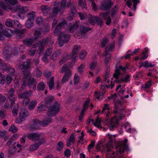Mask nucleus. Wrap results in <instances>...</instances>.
<instances>
[{
  "mask_svg": "<svg viewBox=\"0 0 158 158\" xmlns=\"http://www.w3.org/2000/svg\"><path fill=\"white\" fill-rule=\"evenodd\" d=\"M17 136H18L17 134H16L15 135H13L12 136V137L7 142L6 145L7 146H9L10 145L13 141V138H16V137H17Z\"/></svg>",
  "mask_w": 158,
  "mask_h": 158,
  "instance_id": "49530a36",
  "label": "nucleus"
},
{
  "mask_svg": "<svg viewBox=\"0 0 158 158\" xmlns=\"http://www.w3.org/2000/svg\"><path fill=\"white\" fill-rule=\"evenodd\" d=\"M108 13L107 12H101L99 14V16L102 18L103 19H105L108 17Z\"/></svg>",
  "mask_w": 158,
  "mask_h": 158,
  "instance_id": "680f3d73",
  "label": "nucleus"
},
{
  "mask_svg": "<svg viewBox=\"0 0 158 158\" xmlns=\"http://www.w3.org/2000/svg\"><path fill=\"white\" fill-rule=\"evenodd\" d=\"M119 108L115 107V110L114 111V113L115 114H117L119 113V114H121V113L123 112L125 110L124 108L120 109Z\"/></svg>",
  "mask_w": 158,
  "mask_h": 158,
  "instance_id": "5fc2aeb1",
  "label": "nucleus"
},
{
  "mask_svg": "<svg viewBox=\"0 0 158 158\" xmlns=\"http://www.w3.org/2000/svg\"><path fill=\"white\" fill-rule=\"evenodd\" d=\"M72 75V73L70 70L69 69H67V70L65 72V73L64 75L69 78L71 77Z\"/></svg>",
  "mask_w": 158,
  "mask_h": 158,
  "instance_id": "e2e57ef3",
  "label": "nucleus"
},
{
  "mask_svg": "<svg viewBox=\"0 0 158 158\" xmlns=\"http://www.w3.org/2000/svg\"><path fill=\"white\" fill-rule=\"evenodd\" d=\"M2 32L4 36L7 37H10L12 36L13 31L10 29L6 28L2 30Z\"/></svg>",
  "mask_w": 158,
  "mask_h": 158,
  "instance_id": "9b49d317",
  "label": "nucleus"
},
{
  "mask_svg": "<svg viewBox=\"0 0 158 158\" xmlns=\"http://www.w3.org/2000/svg\"><path fill=\"white\" fill-rule=\"evenodd\" d=\"M39 121L37 119L33 120V123L31 125L30 128L33 130H35L39 128L40 125Z\"/></svg>",
  "mask_w": 158,
  "mask_h": 158,
  "instance_id": "2eb2a0df",
  "label": "nucleus"
},
{
  "mask_svg": "<svg viewBox=\"0 0 158 158\" xmlns=\"http://www.w3.org/2000/svg\"><path fill=\"white\" fill-rule=\"evenodd\" d=\"M9 66V64L4 62L3 60L0 59V69L3 72H6Z\"/></svg>",
  "mask_w": 158,
  "mask_h": 158,
  "instance_id": "9d476101",
  "label": "nucleus"
},
{
  "mask_svg": "<svg viewBox=\"0 0 158 158\" xmlns=\"http://www.w3.org/2000/svg\"><path fill=\"white\" fill-rule=\"evenodd\" d=\"M20 69L23 70L24 77H28L30 75L29 71L31 70V63L30 60L28 59L26 61H24L20 64L19 65Z\"/></svg>",
  "mask_w": 158,
  "mask_h": 158,
  "instance_id": "f03ea898",
  "label": "nucleus"
},
{
  "mask_svg": "<svg viewBox=\"0 0 158 158\" xmlns=\"http://www.w3.org/2000/svg\"><path fill=\"white\" fill-rule=\"evenodd\" d=\"M58 35V40H59V45L60 47H62L63 45L64 44V43H65V42L62 38L61 35Z\"/></svg>",
  "mask_w": 158,
  "mask_h": 158,
  "instance_id": "3c124183",
  "label": "nucleus"
},
{
  "mask_svg": "<svg viewBox=\"0 0 158 158\" xmlns=\"http://www.w3.org/2000/svg\"><path fill=\"white\" fill-rule=\"evenodd\" d=\"M45 85L43 81L39 82L37 85V88L39 91L43 90L44 89Z\"/></svg>",
  "mask_w": 158,
  "mask_h": 158,
  "instance_id": "473e14b6",
  "label": "nucleus"
},
{
  "mask_svg": "<svg viewBox=\"0 0 158 158\" xmlns=\"http://www.w3.org/2000/svg\"><path fill=\"white\" fill-rule=\"evenodd\" d=\"M121 70L125 72L126 70V67H123L121 64L119 65L118 67L117 66L115 67L114 73L113 75V77L114 78H115L116 79L118 78L119 76L122 74L121 72Z\"/></svg>",
  "mask_w": 158,
  "mask_h": 158,
  "instance_id": "423d86ee",
  "label": "nucleus"
},
{
  "mask_svg": "<svg viewBox=\"0 0 158 158\" xmlns=\"http://www.w3.org/2000/svg\"><path fill=\"white\" fill-rule=\"evenodd\" d=\"M87 52L85 50H83L81 51L79 55V58L81 59H84L86 55Z\"/></svg>",
  "mask_w": 158,
  "mask_h": 158,
  "instance_id": "8fccbe9b",
  "label": "nucleus"
},
{
  "mask_svg": "<svg viewBox=\"0 0 158 158\" xmlns=\"http://www.w3.org/2000/svg\"><path fill=\"white\" fill-rule=\"evenodd\" d=\"M85 64L81 63L77 68V71L80 74H82L84 72L83 69L85 68Z\"/></svg>",
  "mask_w": 158,
  "mask_h": 158,
  "instance_id": "ea45409f",
  "label": "nucleus"
},
{
  "mask_svg": "<svg viewBox=\"0 0 158 158\" xmlns=\"http://www.w3.org/2000/svg\"><path fill=\"white\" fill-rule=\"evenodd\" d=\"M78 27V23L76 21L74 23L71 25L69 28V31L71 32H73L74 31L77 29Z\"/></svg>",
  "mask_w": 158,
  "mask_h": 158,
  "instance_id": "393cba45",
  "label": "nucleus"
},
{
  "mask_svg": "<svg viewBox=\"0 0 158 158\" xmlns=\"http://www.w3.org/2000/svg\"><path fill=\"white\" fill-rule=\"evenodd\" d=\"M108 42L107 38L106 37H104L101 41V46L102 48L104 47Z\"/></svg>",
  "mask_w": 158,
  "mask_h": 158,
  "instance_id": "37998d69",
  "label": "nucleus"
},
{
  "mask_svg": "<svg viewBox=\"0 0 158 158\" xmlns=\"http://www.w3.org/2000/svg\"><path fill=\"white\" fill-rule=\"evenodd\" d=\"M60 106L56 102L52 105L49 106L47 114L48 117H53L56 115L60 111Z\"/></svg>",
  "mask_w": 158,
  "mask_h": 158,
  "instance_id": "7ed1b4c3",
  "label": "nucleus"
},
{
  "mask_svg": "<svg viewBox=\"0 0 158 158\" xmlns=\"http://www.w3.org/2000/svg\"><path fill=\"white\" fill-rule=\"evenodd\" d=\"M52 120V119L49 117L46 118L42 121L40 123L43 126H46L51 123Z\"/></svg>",
  "mask_w": 158,
  "mask_h": 158,
  "instance_id": "dca6fc26",
  "label": "nucleus"
},
{
  "mask_svg": "<svg viewBox=\"0 0 158 158\" xmlns=\"http://www.w3.org/2000/svg\"><path fill=\"white\" fill-rule=\"evenodd\" d=\"M116 30L115 28H113L111 34V37L112 39H113L116 36Z\"/></svg>",
  "mask_w": 158,
  "mask_h": 158,
  "instance_id": "774afa93",
  "label": "nucleus"
},
{
  "mask_svg": "<svg viewBox=\"0 0 158 158\" xmlns=\"http://www.w3.org/2000/svg\"><path fill=\"white\" fill-rule=\"evenodd\" d=\"M48 85L50 90L52 89L54 86V81L53 77H52L50 78L48 83Z\"/></svg>",
  "mask_w": 158,
  "mask_h": 158,
  "instance_id": "e433bc0d",
  "label": "nucleus"
},
{
  "mask_svg": "<svg viewBox=\"0 0 158 158\" xmlns=\"http://www.w3.org/2000/svg\"><path fill=\"white\" fill-rule=\"evenodd\" d=\"M33 21L27 19L26 23L25 24V25L27 28H30L33 26Z\"/></svg>",
  "mask_w": 158,
  "mask_h": 158,
  "instance_id": "79ce46f5",
  "label": "nucleus"
},
{
  "mask_svg": "<svg viewBox=\"0 0 158 158\" xmlns=\"http://www.w3.org/2000/svg\"><path fill=\"white\" fill-rule=\"evenodd\" d=\"M23 148L22 146L19 142H14L12 146L9 148V152L11 154H13L16 152L19 153L20 152Z\"/></svg>",
  "mask_w": 158,
  "mask_h": 158,
  "instance_id": "39448f33",
  "label": "nucleus"
},
{
  "mask_svg": "<svg viewBox=\"0 0 158 158\" xmlns=\"http://www.w3.org/2000/svg\"><path fill=\"white\" fill-rule=\"evenodd\" d=\"M64 144L63 142L62 141H59L56 147V150L58 152H60L62 150Z\"/></svg>",
  "mask_w": 158,
  "mask_h": 158,
  "instance_id": "c9c22d12",
  "label": "nucleus"
},
{
  "mask_svg": "<svg viewBox=\"0 0 158 158\" xmlns=\"http://www.w3.org/2000/svg\"><path fill=\"white\" fill-rule=\"evenodd\" d=\"M50 40V39L48 37L44 38L41 41H40L39 44L45 46L49 44V43Z\"/></svg>",
  "mask_w": 158,
  "mask_h": 158,
  "instance_id": "bb28decb",
  "label": "nucleus"
},
{
  "mask_svg": "<svg viewBox=\"0 0 158 158\" xmlns=\"http://www.w3.org/2000/svg\"><path fill=\"white\" fill-rule=\"evenodd\" d=\"M155 66L154 64H152L149 63L148 60H146L144 62V67L145 68L148 67H152Z\"/></svg>",
  "mask_w": 158,
  "mask_h": 158,
  "instance_id": "bf43d9fd",
  "label": "nucleus"
},
{
  "mask_svg": "<svg viewBox=\"0 0 158 158\" xmlns=\"http://www.w3.org/2000/svg\"><path fill=\"white\" fill-rule=\"evenodd\" d=\"M27 84L29 88H31L32 85L36 84L37 82L36 81L35 78L33 77H30L27 81Z\"/></svg>",
  "mask_w": 158,
  "mask_h": 158,
  "instance_id": "ddd939ff",
  "label": "nucleus"
},
{
  "mask_svg": "<svg viewBox=\"0 0 158 158\" xmlns=\"http://www.w3.org/2000/svg\"><path fill=\"white\" fill-rule=\"evenodd\" d=\"M105 55L106 56L105 59L104 63L105 65L107 66L109 61L111 59V54H105Z\"/></svg>",
  "mask_w": 158,
  "mask_h": 158,
  "instance_id": "c03bdc74",
  "label": "nucleus"
},
{
  "mask_svg": "<svg viewBox=\"0 0 158 158\" xmlns=\"http://www.w3.org/2000/svg\"><path fill=\"white\" fill-rule=\"evenodd\" d=\"M113 3L111 0H106L101 3L100 9L102 10H106L110 9Z\"/></svg>",
  "mask_w": 158,
  "mask_h": 158,
  "instance_id": "0eeeda50",
  "label": "nucleus"
},
{
  "mask_svg": "<svg viewBox=\"0 0 158 158\" xmlns=\"http://www.w3.org/2000/svg\"><path fill=\"white\" fill-rule=\"evenodd\" d=\"M33 42V40L31 38H27L23 40V44L28 46H30Z\"/></svg>",
  "mask_w": 158,
  "mask_h": 158,
  "instance_id": "5701e85b",
  "label": "nucleus"
},
{
  "mask_svg": "<svg viewBox=\"0 0 158 158\" xmlns=\"http://www.w3.org/2000/svg\"><path fill=\"white\" fill-rule=\"evenodd\" d=\"M40 134L36 132H32L28 134L27 135V138L32 141H37L40 139Z\"/></svg>",
  "mask_w": 158,
  "mask_h": 158,
  "instance_id": "1a4fd4ad",
  "label": "nucleus"
},
{
  "mask_svg": "<svg viewBox=\"0 0 158 158\" xmlns=\"http://www.w3.org/2000/svg\"><path fill=\"white\" fill-rule=\"evenodd\" d=\"M45 138H42L40 139V140L38 141L37 143H35V144L38 148L41 144L45 143Z\"/></svg>",
  "mask_w": 158,
  "mask_h": 158,
  "instance_id": "6e6d98bb",
  "label": "nucleus"
},
{
  "mask_svg": "<svg viewBox=\"0 0 158 158\" xmlns=\"http://www.w3.org/2000/svg\"><path fill=\"white\" fill-rule=\"evenodd\" d=\"M97 16H94L90 15L88 18L89 23L92 25H94L96 23V21Z\"/></svg>",
  "mask_w": 158,
  "mask_h": 158,
  "instance_id": "b1692460",
  "label": "nucleus"
},
{
  "mask_svg": "<svg viewBox=\"0 0 158 158\" xmlns=\"http://www.w3.org/2000/svg\"><path fill=\"white\" fill-rule=\"evenodd\" d=\"M9 130L12 131L13 133H15L18 131V129L15 125L13 124L9 128Z\"/></svg>",
  "mask_w": 158,
  "mask_h": 158,
  "instance_id": "13d9d810",
  "label": "nucleus"
},
{
  "mask_svg": "<svg viewBox=\"0 0 158 158\" xmlns=\"http://www.w3.org/2000/svg\"><path fill=\"white\" fill-rule=\"evenodd\" d=\"M60 52L59 50L55 51L51 56V59L52 60H55L54 58L59 56L60 54Z\"/></svg>",
  "mask_w": 158,
  "mask_h": 158,
  "instance_id": "58836bf2",
  "label": "nucleus"
},
{
  "mask_svg": "<svg viewBox=\"0 0 158 158\" xmlns=\"http://www.w3.org/2000/svg\"><path fill=\"white\" fill-rule=\"evenodd\" d=\"M15 70L14 69L10 67L9 66L6 72L12 75H13L15 74Z\"/></svg>",
  "mask_w": 158,
  "mask_h": 158,
  "instance_id": "de8ad7c7",
  "label": "nucleus"
},
{
  "mask_svg": "<svg viewBox=\"0 0 158 158\" xmlns=\"http://www.w3.org/2000/svg\"><path fill=\"white\" fill-rule=\"evenodd\" d=\"M79 81V76L77 73H76L75 74L73 82L76 85L77 84Z\"/></svg>",
  "mask_w": 158,
  "mask_h": 158,
  "instance_id": "0e129e2a",
  "label": "nucleus"
},
{
  "mask_svg": "<svg viewBox=\"0 0 158 158\" xmlns=\"http://www.w3.org/2000/svg\"><path fill=\"white\" fill-rule=\"evenodd\" d=\"M130 76L129 75H127L124 78H121L120 79V81L125 82H129L130 81Z\"/></svg>",
  "mask_w": 158,
  "mask_h": 158,
  "instance_id": "864d4df0",
  "label": "nucleus"
},
{
  "mask_svg": "<svg viewBox=\"0 0 158 158\" xmlns=\"http://www.w3.org/2000/svg\"><path fill=\"white\" fill-rule=\"evenodd\" d=\"M103 96L104 94L102 92L95 93V97L97 99H102Z\"/></svg>",
  "mask_w": 158,
  "mask_h": 158,
  "instance_id": "603ef678",
  "label": "nucleus"
},
{
  "mask_svg": "<svg viewBox=\"0 0 158 158\" xmlns=\"http://www.w3.org/2000/svg\"><path fill=\"white\" fill-rule=\"evenodd\" d=\"M42 33V32L41 28L36 30L34 33L35 39H37Z\"/></svg>",
  "mask_w": 158,
  "mask_h": 158,
  "instance_id": "72a5a7b5",
  "label": "nucleus"
},
{
  "mask_svg": "<svg viewBox=\"0 0 158 158\" xmlns=\"http://www.w3.org/2000/svg\"><path fill=\"white\" fill-rule=\"evenodd\" d=\"M37 104V102L35 100L32 101L30 103L28 106V109L29 110H33L35 106Z\"/></svg>",
  "mask_w": 158,
  "mask_h": 158,
  "instance_id": "c756f323",
  "label": "nucleus"
},
{
  "mask_svg": "<svg viewBox=\"0 0 158 158\" xmlns=\"http://www.w3.org/2000/svg\"><path fill=\"white\" fill-rule=\"evenodd\" d=\"M27 31L26 29H23L21 30H17L16 31V33L17 34V37L21 38L24 36V33Z\"/></svg>",
  "mask_w": 158,
  "mask_h": 158,
  "instance_id": "a211bd4d",
  "label": "nucleus"
},
{
  "mask_svg": "<svg viewBox=\"0 0 158 158\" xmlns=\"http://www.w3.org/2000/svg\"><path fill=\"white\" fill-rule=\"evenodd\" d=\"M53 99V97L51 96H49L44 99V103L48 106H50Z\"/></svg>",
  "mask_w": 158,
  "mask_h": 158,
  "instance_id": "aec40b11",
  "label": "nucleus"
},
{
  "mask_svg": "<svg viewBox=\"0 0 158 158\" xmlns=\"http://www.w3.org/2000/svg\"><path fill=\"white\" fill-rule=\"evenodd\" d=\"M71 58L70 55H66V56L63 57L59 61V64L60 65L66 62L68 60Z\"/></svg>",
  "mask_w": 158,
  "mask_h": 158,
  "instance_id": "c85d7f7f",
  "label": "nucleus"
},
{
  "mask_svg": "<svg viewBox=\"0 0 158 158\" xmlns=\"http://www.w3.org/2000/svg\"><path fill=\"white\" fill-rule=\"evenodd\" d=\"M96 23H97L98 25L101 27L103 25V22L101 18L97 16Z\"/></svg>",
  "mask_w": 158,
  "mask_h": 158,
  "instance_id": "a18cd8bd",
  "label": "nucleus"
},
{
  "mask_svg": "<svg viewBox=\"0 0 158 158\" xmlns=\"http://www.w3.org/2000/svg\"><path fill=\"white\" fill-rule=\"evenodd\" d=\"M41 10L44 15H48L49 9L48 7L45 5H42L41 7Z\"/></svg>",
  "mask_w": 158,
  "mask_h": 158,
  "instance_id": "a878e982",
  "label": "nucleus"
},
{
  "mask_svg": "<svg viewBox=\"0 0 158 158\" xmlns=\"http://www.w3.org/2000/svg\"><path fill=\"white\" fill-rule=\"evenodd\" d=\"M92 29V28H89L84 26H81L80 27L79 31L81 34H84L86 33Z\"/></svg>",
  "mask_w": 158,
  "mask_h": 158,
  "instance_id": "4468645a",
  "label": "nucleus"
},
{
  "mask_svg": "<svg viewBox=\"0 0 158 158\" xmlns=\"http://www.w3.org/2000/svg\"><path fill=\"white\" fill-rule=\"evenodd\" d=\"M7 4H10L12 5H15L18 2L17 0H4Z\"/></svg>",
  "mask_w": 158,
  "mask_h": 158,
  "instance_id": "a19ab883",
  "label": "nucleus"
},
{
  "mask_svg": "<svg viewBox=\"0 0 158 158\" xmlns=\"http://www.w3.org/2000/svg\"><path fill=\"white\" fill-rule=\"evenodd\" d=\"M27 16L28 18V20L34 21L35 18V13L33 11L30 12L27 14Z\"/></svg>",
  "mask_w": 158,
  "mask_h": 158,
  "instance_id": "7c9ffc66",
  "label": "nucleus"
},
{
  "mask_svg": "<svg viewBox=\"0 0 158 158\" xmlns=\"http://www.w3.org/2000/svg\"><path fill=\"white\" fill-rule=\"evenodd\" d=\"M115 47V43L114 41L111 44H110L108 45V50L110 52H113L114 51Z\"/></svg>",
  "mask_w": 158,
  "mask_h": 158,
  "instance_id": "4c0bfd02",
  "label": "nucleus"
},
{
  "mask_svg": "<svg viewBox=\"0 0 158 158\" xmlns=\"http://www.w3.org/2000/svg\"><path fill=\"white\" fill-rule=\"evenodd\" d=\"M32 92L31 91H29L22 93L20 96L22 98H29L28 97L31 95Z\"/></svg>",
  "mask_w": 158,
  "mask_h": 158,
  "instance_id": "2f4dec72",
  "label": "nucleus"
},
{
  "mask_svg": "<svg viewBox=\"0 0 158 158\" xmlns=\"http://www.w3.org/2000/svg\"><path fill=\"white\" fill-rule=\"evenodd\" d=\"M28 111L27 109L21 110L19 114V116L15 121L16 123L20 124L25 120L26 118L28 116Z\"/></svg>",
  "mask_w": 158,
  "mask_h": 158,
  "instance_id": "20e7f679",
  "label": "nucleus"
},
{
  "mask_svg": "<svg viewBox=\"0 0 158 158\" xmlns=\"http://www.w3.org/2000/svg\"><path fill=\"white\" fill-rule=\"evenodd\" d=\"M8 98H12L14 96L15 93V90L13 88H10L8 92Z\"/></svg>",
  "mask_w": 158,
  "mask_h": 158,
  "instance_id": "09e8293b",
  "label": "nucleus"
},
{
  "mask_svg": "<svg viewBox=\"0 0 158 158\" xmlns=\"http://www.w3.org/2000/svg\"><path fill=\"white\" fill-rule=\"evenodd\" d=\"M52 48H48L45 51L44 54L47 56H49L52 52Z\"/></svg>",
  "mask_w": 158,
  "mask_h": 158,
  "instance_id": "338daca9",
  "label": "nucleus"
},
{
  "mask_svg": "<svg viewBox=\"0 0 158 158\" xmlns=\"http://www.w3.org/2000/svg\"><path fill=\"white\" fill-rule=\"evenodd\" d=\"M145 86H142V88L146 89L147 88H149L152 85L151 81H148L147 82L145 83Z\"/></svg>",
  "mask_w": 158,
  "mask_h": 158,
  "instance_id": "052dcab7",
  "label": "nucleus"
},
{
  "mask_svg": "<svg viewBox=\"0 0 158 158\" xmlns=\"http://www.w3.org/2000/svg\"><path fill=\"white\" fill-rule=\"evenodd\" d=\"M78 4L82 9L86 10L87 7L86 0H79Z\"/></svg>",
  "mask_w": 158,
  "mask_h": 158,
  "instance_id": "412c9836",
  "label": "nucleus"
},
{
  "mask_svg": "<svg viewBox=\"0 0 158 158\" xmlns=\"http://www.w3.org/2000/svg\"><path fill=\"white\" fill-rule=\"evenodd\" d=\"M5 25L7 27H13V20H12L10 19H7L6 20Z\"/></svg>",
  "mask_w": 158,
  "mask_h": 158,
  "instance_id": "f704fd0d",
  "label": "nucleus"
},
{
  "mask_svg": "<svg viewBox=\"0 0 158 158\" xmlns=\"http://www.w3.org/2000/svg\"><path fill=\"white\" fill-rule=\"evenodd\" d=\"M80 47V46L79 45L75 46L73 49L72 53L69 55L71 58L73 59V61L71 63H73V64H75L77 60V56H75V55L79 51Z\"/></svg>",
  "mask_w": 158,
  "mask_h": 158,
  "instance_id": "6e6552de",
  "label": "nucleus"
},
{
  "mask_svg": "<svg viewBox=\"0 0 158 158\" xmlns=\"http://www.w3.org/2000/svg\"><path fill=\"white\" fill-rule=\"evenodd\" d=\"M67 24L66 20H64L62 22L60 23L56 26L54 30V35L57 36L58 35H61L62 38L65 41V43H67L69 39L70 35L69 34H64L61 32V28L64 27Z\"/></svg>",
  "mask_w": 158,
  "mask_h": 158,
  "instance_id": "f257e3e1",
  "label": "nucleus"
},
{
  "mask_svg": "<svg viewBox=\"0 0 158 158\" xmlns=\"http://www.w3.org/2000/svg\"><path fill=\"white\" fill-rule=\"evenodd\" d=\"M0 16L3 15V10L2 8L4 10H6L7 9V7L5 3L2 1H0Z\"/></svg>",
  "mask_w": 158,
  "mask_h": 158,
  "instance_id": "4be33fe9",
  "label": "nucleus"
},
{
  "mask_svg": "<svg viewBox=\"0 0 158 158\" xmlns=\"http://www.w3.org/2000/svg\"><path fill=\"white\" fill-rule=\"evenodd\" d=\"M75 142V137L73 133H72L69 138L67 141L66 146L69 147L71 144V143H74Z\"/></svg>",
  "mask_w": 158,
  "mask_h": 158,
  "instance_id": "f8f14e48",
  "label": "nucleus"
},
{
  "mask_svg": "<svg viewBox=\"0 0 158 158\" xmlns=\"http://www.w3.org/2000/svg\"><path fill=\"white\" fill-rule=\"evenodd\" d=\"M115 122H114L113 120H111L110 121L111 123L109 126L110 130H112L115 127H116L118 125V122L117 118L115 119Z\"/></svg>",
  "mask_w": 158,
  "mask_h": 158,
  "instance_id": "f3484780",
  "label": "nucleus"
},
{
  "mask_svg": "<svg viewBox=\"0 0 158 158\" xmlns=\"http://www.w3.org/2000/svg\"><path fill=\"white\" fill-rule=\"evenodd\" d=\"M71 12L73 16H75L77 13V10L75 7L73 6L71 8Z\"/></svg>",
  "mask_w": 158,
  "mask_h": 158,
  "instance_id": "69168bd1",
  "label": "nucleus"
},
{
  "mask_svg": "<svg viewBox=\"0 0 158 158\" xmlns=\"http://www.w3.org/2000/svg\"><path fill=\"white\" fill-rule=\"evenodd\" d=\"M15 11H18V16L20 18L21 17V14L23 15L26 13V11L23 7L20 8L18 7L16 9Z\"/></svg>",
  "mask_w": 158,
  "mask_h": 158,
  "instance_id": "cd10ccee",
  "label": "nucleus"
},
{
  "mask_svg": "<svg viewBox=\"0 0 158 158\" xmlns=\"http://www.w3.org/2000/svg\"><path fill=\"white\" fill-rule=\"evenodd\" d=\"M49 106L45 103L41 104L37 107L38 111H44L48 110Z\"/></svg>",
  "mask_w": 158,
  "mask_h": 158,
  "instance_id": "6ab92c4d",
  "label": "nucleus"
},
{
  "mask_svg": "<svg viewBox=\"0 0 158 158\" xmlns=\"http://www.w3.org/2000/svg\"><path fill=\"white\" fill-rule=\"evenodd\" d=\"M118 6L117 5H116L114 7V8H113L111 9V17H114L116 14V10H117V7Z\"/></svg>",
  "mask_w": 158,
  "mask_h": 158,
  "instance_id": "4d7b16f0",
  "label": "nucleus"
}]
</instances>
